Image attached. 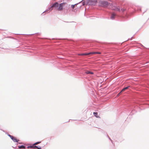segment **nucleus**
I'll return each mask as SVG.
<instances>
[{
    "label": "nucleus",
    "instance_id": "obj_5",
    "mask_svg": "<svg viewBox=\"0 0 149 149\" xmlns=\"http://www.w3.org/2000/svg\"><path fill=\"white\" fill-rule=\"evenodd\" d=\"M102 5L103 6L106 7L108 5V3L107 1H103L102 2Z\"/></svg>",
    "mask_w": 149,
    "mask_h": 149
},
{
    "label": "nucleus",
    "instance_id": "obj_3",
    "mask_svg": "<svg viewBox=\"0 0 149 149\" xmlns=\"http://www.w3.org/2000/svg\"><path fill=\"white\" fill-rule=\"evenodd\" d=\"M9 136L14 142H17L19 141V140L17 139L15 137H14L13 136L9 135Z\"/></svg>",
    "mask_w": 149,
    "mask_h": 149
},
{
    "label": "nucleus",
    "instance_id": "obj_2",
    "mask_svg": "<svg viewBox=\"0 0 149 149\" xmlns=\"http://www.w3.org/2000/svg\"><path fill=\"white\" fill-rule=\"evenodd\" d=\"M59 6V4L58 3L56 2L53 4V5L49 9L52 10L53 7H55L57 8H58Z\"/></svg>",
    "mask_w": 149,
    "mask_h": 149
},
{
    "label": "nucleus",
    "instance_id": "obj_1",
    "mask_svg": "<svg viewBox=\"0 0 149 149\" xmlns=\"http://www.w3.org/2000/svg\"><path fill=\"white\" fill-rule=\"evenodd\" d=\"M65 3H63L60 4L59 5V7L57 8V10L58 11L62 10H63V7Z\"/></svg>",
    "mask_w": 149,
    "mask_h": 149
},
{
    "label": "nucleus",
    "instance_id": "obj_14",
    "mask_svg": "<svg viewBox=\"0 0 149 149\" xmlns=\"http://www.w3.org/2000/svg\"><path fill=\"white\" fill-rule=\"evenodd\" d=\"M41 143L40 141L38 142H36V143H35L33 144V145H36L38 144H39V143Z\"/></svg>",
    "mask_w": 149,
    "mask_h": 149
},
{
    "label": "nucleus",
    "instance_id": "obj_19",
    "mask_svg": "<svg viewBox=\"0 0 149 149\" xmlns=\"http://www.w3.org/2000/svg\"><path fill=\"white\" fill-rule=\"evenodd\" d=\"M74 6H75V5H72L71 6V7L73 9L74 8Z\"/></svg>",
    "mask_w": 149,
    "mask_h": 149
},
{
    "label": "nucleus",
    "instance_id": "obj_11",
    "mask_svg": "<svg viewBox=\"0 0 149 149\" xmlns=\"http://www.w3.org/2000/svg\"><path fill=\"white\" fill-rule=\"evenodd\" d=\"M18 147L19 148H24L25 149V147L24 146L22 145L21 146H18Z\"/></svg>",
    "mask_w": 149,
    "mask_h": 149
},
{
    "label": "nucleus",
    "instance_id": "obj_9",
    "mask_svg": "<svg viewBox=\"0 0 149 149\" xmlns=\"http://www.w3.org/2000/svg\"><path fill=\"white\" fill-rule=\"evenodd\" d=\"M85 73L86 74H93V73L92 72H90L89 71H86L85 72Z\"/></svg>",
    "mask_w": 149,
    "mask_h": 149
},
{
    "label": "nucleus",
    "instance_id": "obj_18",
    "mask_svg": "<svg viewBox=\"0 0 149 149\" xmlns=\"http://www.w3.org/2000/svg\"><path fill=\"white\" fill-rule=\"evenodd\" d=\"M37 146H34V149H36V148H37Z\"/></svg>",
    "mask_w": 149,
    "mask_h": 149
},
{
    "label": "nucleus",
    "instance_id": "obj_17",
    "mask_svg": "<svg viewBox=\"0 0 149 149\" xmlns=\"http://www.w3.org/2000/svg\"><path fill=\"white\" fill-rule=\"evenodd\" d=\"M37 148H38V149H41V147L40 146H37Z\"/></svg>",
    "mask_w": 149,
    "mask_h": 149
},
{
    "label": "nucleus",
    "instance_id": "obj_12",
    "mask_svg": "<svg viewBox=\"0 0 149 149\" xmlns=\"http://www.w3.org/2000/svg\"><path fill=\"white\" fill-rule=\"evenodd\" d=\"M116 15L114 13H112L111 15V18L112 19H113L114 17H115V16Z\"/></svg>",
    "mask_w": 149,
    "mask_h": 149
},
{
    "label": "nucleus",
    "instance_id": "obj_10",
    "mask_svg": "<svg viewBox=\"0 0 149 149\" xmlns=\"http://www.w3.org/2000/svg\"><path fill=\"white\" fill-rule=\"evenodd\" d=\"M93 114L96 118H100L98 116V114L97 112H94Z\"/></svg>",
    "mask_w": 149,
    "mask_h": 149
},
{
    "label": "nucleus",
    "instance_id": "obj_15",
    "mask_svg": "<svg viewBox=\"0 0 149 149\" xmlns=\"http://www.w3.org/2000/svg\"><path fill=\"white\" fill-rule=\"evenodd\" d=\"M125 8L121 9V10H120V11H121L122 12H124L125 11Z\"/></svg>",
    "mask_w": 149,
    "mask_h": 149
},
{
    "label": "nucleus",
    "instance_id": "obj_13",
    "mask_svg": "<svg viewBox=\"0 0 149 149\" xmlns=\"http://www.w3.org/2000/svg\"><path fill=\"white\" fill-rule=\"evenodd\" d=\"M27 148H34V145L33 146H28L27 147Z\"/></svg>",
    "mask_w": 149,
    "mask_h": 149
},
{
    "label": "nucleus",
    "instance_id": "obj_4",
    "mask_svg": "<svg viewBox=\"0 0 149 149\" xmlns=\"http://www.w3.org/2000/svg\"><path fill=\"white\" fill-rule=\"evenodd\" d=\"M112 9L115 11H118L119 12L120 11V8L119 7L113 6L112 7Z\"/></svg>",
    "mask_w": 149,
    "mask_h": 149
},
{
    "label": "nucleus",
    "instance_id": "obj_16",
    "mask_svg": "<svg viewBox=\"0 0 149 149\" xmlns=\"http://www.w3.org/2000/svg\"><path fill=\"white\" fill-rule=\"evenodd\" d=\"M122 92H121V91L119 93H118L117 95V97H118L120 95V94H121V93Z\"/></svg>",
    "mask_w": 149,
    "mask_h": 149
},
{
    "label": "nucleus",
    "instance_id": "obj_8",
    "mask_svg": "<svg viewBox=\"0 0 149 149\" xmlns=\"http://www.w3.org/2000/svg\"><path fill=\"white\" fill-rule=\"evenodd\" d=\"M90 55V53H83L81 54H78L79 55L81 56H84V55Z\"/></svg>",
    "mask_w": 149,
    "mask_h": 149
},
{
    "label": "nucleus",
    "instance_id": "obj_6",
    "mask_svg": "<svg viewBox=\"0 0 149 149\" xmlns=\"http://www.w3.org/2000/svg\"><path fill=\"white\" fill-rule=\"evenodd\" d=\"M101 52H90V55L95 54H101Z\"/></svg>",
    "mask_w": 149,
    "mask_h": 149
},
{
    "label": "nucleus",
    "instance_id": "obj_7",
    "mask_svg": "<svg viewBox=\"0 0 149 149\" xmlns=\"http://www.w3.org/2000/svg\"><path fill=\"white\" fill-rule=\"evenodd\" d=\"M130 87V86H127L126 87L124 88L121 90V92H123V91H125L127 90L128 88Z\"/></svg>",
    "mask_w": 149,
    "mask_h": 149
}]
</instances>
